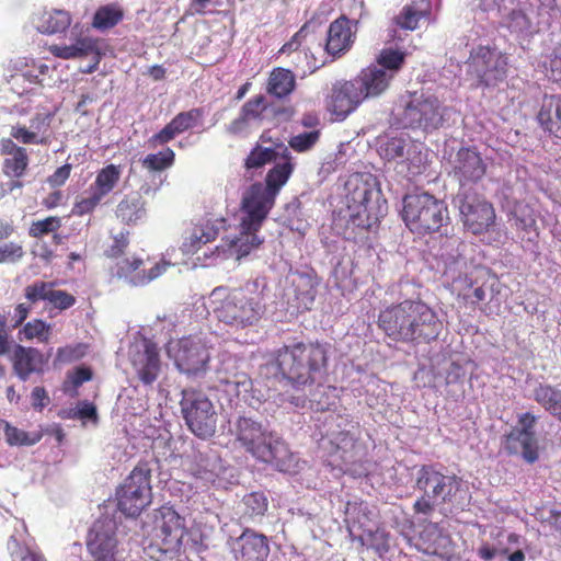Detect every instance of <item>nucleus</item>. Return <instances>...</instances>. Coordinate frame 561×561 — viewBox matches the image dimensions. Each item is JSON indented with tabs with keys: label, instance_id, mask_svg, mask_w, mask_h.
Wrapping results in <instances>:
<instances>
[{
	"label": "nucleus",
	"instance_id": "obj_1",
	"mask_svg": "<svg viewBox=\"0 0 561 561\" xmlns=\"http://www.w3.org/2000/svg\"><path fill=\"white\" fill-rule=\"evenodd\" d=\"M293 167L289 162L276 164L266 176V185L253 184L242 197L239 234L228 237L226 242L230 255L237 260L250 254L261 244L256 232L274 205L279 188L287 182Z\"/></svg>",
	"mask_w": 561,
	"mask_h": 561
},
{
	"label": "nucleus",
	"instance_id": "obj_2",
	"mask_svg": "<svg viewBox=\"0 0 561 561\" xmlns=\"http://www.w3.org/2000/svg\"><path fill=\"white\" fill-rule=\"evenodd\" d=\"M266 289L267 283L261 277L239 288L216 287L208 297L207 307L219 322L227 325L236 329L254 327L266 310Z\"/></svg>",
	"mask_w": 561,
	"mask_h": 561
},
{
	"label": "nucleus",
	"instance_id": "obj_3",
	"mask_svg": "<svg viewBox=\"0 0 561 561\" xmlns=\"http://www.w3.org/2000/svg\"><path fill=\"white\" fill-rule=\"evenodd\" d=\"M378 321L389 337L402 342L435 340L443 328L437 314L419 300H404L382 310Z\"/></svg>",
	"mask_w": 561,
	"mask_h": 561
},
{
	"label": "nucleus",
	"instance_id": "obj_4",
	"mask_svg": "<svg viewBox=\"0 0 561 561\" xmlns=\"http://www.w3.org/2000/svg\"><path fill=\"white\" fill-rule=\"evenodd\" d=\"M233 434L240 445L257 460L272 463L282 472L297 471V457L277 434L263 424L251 417H239L234 423Z\"/></svg>",
	"mask_w": 561,
	"mask_h": 561
},
{
	"label": "nucleus",
	"instance_id": "obj_5",
	"mask_svg": "<svg viewBox=\"0 0 561 561\" xmlns=\"http://www.w3.org/2000/svg\"><path fill=\"white\" fill-rule=\"evenodd\" d=\"M328 346L297 343L278 351L276 362L283 376L299 390L320 385L327 373Z\"/></svg>",
	"mask_w": 561,
	"mask_h": 561
},
{
	"label": "nucleus",
	"instance_id": "obj_6",
	"mask_svg": "<svg viewBox=\"0 0 561 561\" xmlns=\"http://www.w3.org/2000/svg\"><path fill=\"white\" fill-rule=\"evenodd\" d=\"M346 205L352 222L365 229L374 227L387 213V203L374 180L352 175L345 184Z\"/></svg>",
	"mask_w": 561,
	"mask_h": 561
},
{
	"label": "nucleus",
	"instance_id": "obj_7",
	"mask_svg": "<svg viewBox=\"0 0 561 561\" xmlns=\"http://www.w3.org/2000/svg\"><path fill=\"white\" fill-rule=\"evenodd\" d=\"M210 342V337L205 334L171 340L167 345V354L182 374L199 377L208 368L213 348Z\"/></svg>",
	"mask_w": 561,
	"mask_h": 561
},
{
	"label": "nucleus",
	"instance_id": "obj_8",
	"mask_svg": "<svg viewBox=\"0 0 561 561\" xmlns=\"http://www.w3.org/2000/svg\"><path fill=\"white\" fill-rule=\"evenodd\" d=\"M402 217L409 229L420 234L438 230L448 219L444 202L428 193L407 195Z\"/></svg>",
	"mask_w": 561,
	"mask_h": 561
},
{
	"label": "nucleus",
	"instance_id": "obj_9",
	"mask_svg": "<svg viewBox=\"0 0 561 561\" xmlns=\"http://www.w3.org/2000/svg\"><path fill=\"white\" fill-rule=\"evenodd\" d=\"M180 405L185 423L194 435L208 438L215 434L217 412L205 393L195 389H185L182 391Z\"/></svg>",
	"mask_w": 561,
	"mask_h": 561
},
{
	"label": "nucleus",
	"instance_id": "obj_10",
	"mask_svg": "<svg viewBox=\"0 0 561 561\" xmlns=\"http://www.w3.org/2000/svg\"><path fill=\"white\" fill-rule=\"evenodd\" d=\"M150 476L148 463H140L118 489V507L125 515L137 516L151 502Z\"/></svg>",
	"mask_w": 561,
	"mask_h": 561
},
{
	"label": "nucleus",
	"instance_id": "obj_11",
	"mask_svg": "<svg viewBox=\"0 0 561 561\" xmlns=\"http://www.w3.org/2000/svg\"><path fill=\"white\" fill-rule=\"evenodd\" d=\"M443 117V107L437 98L420 95L405 105L400 123L404 128H420L427 131L438 128Z\"/></svg>",
	"mask_w": 561,
	"mask_h": 561
},
{
	"label": "nucleus",
	"instance_id": "obj_12",
	"mask_svg": "<svg viewBox=\"0 0 561 561\" xmlns=\"http://www.w3.org/2000/svg\"><path fill=\"white\" fill-rule=\"evenodd\" d=\"M121 176L122 168L119 165L108 164L102 168L90 187L78 197L73 213L80 216L92 213L101 201L114 190Z\"/></svg>",
	"mask_w": 561,
	"mask_h": 561
},
{
	"label": "nucleus",
	"instance_id": "obj_13",
	"mask_svg": "<svg viewBox=\"0 0 561 561\" xmlns=\"http://www.w3.org/2000/svg\"><path fill=\"white\" fill-rule=\"evenodd\" d=\"M460 486L461 480L456 476H446L430 467H423L417 472L416 488L433 502H454Z\"/></svg>",
	"mask_w": 561,
	"mask_h": 561
},
{
	"label": "nucleus",
	"instance_id": "obj_14",
	"mask_svg": "<svg viewBox=\"0 0 561 561\" xmlns=\"http://www.w3.org/2000/svg\"><path fill=\"white\" fill-rule=\"evenodd\" d=\"M536 416L529 412L523 413L518 419L519 427H515L505 438V448L510 454L520 455L528 463L539 458L535 432Z\"/></svg>",
	"mask_w": 561,
	"mask_h": 561
},
{
	"label": "nucleus",
	"instance_id": "obj_15",
	"mask_svg": "<svg viewBox=\"0 0 561 561\" xmlns=\"http://www.w3.org/2000/svg\"><path fill=\"white\" fill-rule=\"evenodd\" d=\"M129 360L131 366L144 385H152L161 370V363L157 346L148 341L141 340L134 343L129 348Z\"/></svg>",
	"mask_w": 561,
	"mask_h": 561
},
{
	"label": "nucleus",
	"instance_id": "obj_16",
	"mask_svg": "<svg viewBox=\"0 0 561 561\" xmlns=\"http://www.w3.org/2000/svg\"><path fill=\"white\" fill-rule=\"evenodd\" d=\"M365 94L355 78L350 81H337L333 84L328 101V110L336 119H344L363 103Z\"/></svg>",
	"mask_w": 561,
	"mask_h": 561
},
{
	"label": "nucleus",
	"instance_id": "obj_17",
	"mask_svg": "<svg viewBox=\"0 0 561 561\" xmlns=\"http://www.w3.org/2000/svg\"><path fill=\"white\" fill-rule=\"evenodd\" d=\"M87 546L95 561H115L117 554L115 522L108 518L96 520L89 534Z\"/></svg>",
	"mask_w": 561,
	"mask_h": 561
},
{
	"label": "nucleus",
	"instance_id": "obj_18",
	"mask_svg": "<svg viewBox=\"0 0 561 561\" xmlns=\"http://www.w3.org/2000/svg\"><path fill=\"white\" fill-rule=\"evenodd\" d=\"M448 163L450 173L460 185L480 180L486 170L480 154L469 148H460L455 154H450Z\"/></svg>",
	"mask_w": 561,
	"mask_h": 561
},
{
	"label": "nucleus",
	"instance_id": "obj_19",
	"mask_svg": "<svg viewBox=\"0 0 561 561\" xmlns=\"http://www.w3.org/2000/svg\"><path fill=\"white\" fill-rule=\"evenodd\" d=\"M144 262L138 257L121 260L116 266V276L133 286H144L162 275L170 266L168 262L157 263L148 271L142 268Z\"/></svg>",
	"mask_w": 561,
	"mask_h": 561
},
{
	"label": "nucleus",
	"instance_id": "obj_20",
	"mask_svg": "<svg viewBox=\"0 0 561 561\" xmlns=\"http://www.w3.org/2000/svg\"><path fill=\"white\" fill-rule=\"evenodd\" d=\"M101 49V41L84 35L76 38L75 43L69 45H54L50 51L54 56L62 59L91 56L93 64L83 69V72L91 73L96 69L100 62Z\"/></svg>",
	"mask_w": 561,
	"mask_h": 561
},
{
	"label": "nucleus",
	"instance_id": "obj_21",
	"mask_svg": "<svg viewBox=\"0 0 561 561\" xmlns=\"http://www.w3.org/2000/svg\"><path fill=\"white\" fill-rule=\"evenodd\" d=\"M47 362L48 357L39 350L20 344L14 345L13 370L22 381H26L32 374H43Z\"/></svg>",
	"mask_w": 561,
	"mask_h": 561
},
{
	"label": "nucleus",
	"instance_id": "obj_22",
	"mask_svg": "<svg viewBox=\"0 0 561 561\" xmlns=\"http://www.w3.org/2000/svg\"><path fill=\"white\" fill-rule=\"evenodd\" d=\"M356 22H352L345 16L333 21L328 31L325 50L332 57L345 54L354 43Z\"/></svg>",
	"mask_w": 561,
	"mask_h": 561
},
{
	"label": "nucleus",
	"instance_id": "obj_23",
	"mask_svg": "<svg viewBox=\"0 0 561 561\" xmlns=\"http://www.w3.org/2000/svg\"><path fill=\"white\" fill-rule=\"evenodd\" d=\"M266 104L262 95L255 96L243 104L240 114L226 126L228 134L245 136L252 128L259 127Z\"/></svg>",
	"mask_w": 561,
	"mask_h": 561
},
{
	"label": "nucleus",
	"instance_id": "obj_24",
	"mask_svg": "<svg viewBox=\"0 0 561 561\" xmlns=\"http://www.w3.org/2000/svg\"><path fill=\"white\" fill-rule=\"evenodd\" d=\"M233 551L242 561H265L270 547L264 535L247 529L237 538Z\"/></svg>",
	"mask_w": 561,
	"mask_h": 561
},
{
	"label": "nucleus",
	"instance_id": "obj_25",
	"mask_svg": "<svg viewBox=\"0 0 561 561\" xmlns=\"http://www.w3.org/2000/svg\"><path fill=\"white\" fill-rule=\"evenodd\" d=\"M218 379L224 386V391L230 396L239 397L248 393L252 387L250 377L247 373L239 370L238 363L234 359L222 363L218 371Z\"/></svg>",
	"mask_w": 561,
	"mask_h": 561
},
{
	"label": "nucleus",
	"instance_id": "obj_26",
	"mask_svg": "<svg viewBox=\"0 0 561 561\" xmlns=\"http://www.w3.org/2000/svg\"><path fill=\"white\" fill-rule=\"evenodd\" d=\"M156 531L160 540H169V543L182 542L184 519L172 507H161L156 516Z\"/></svg>",
	"mask_w": 561,
	"mask_h": 561
},
{
	"label": "nucleus",
	"instance_id": "obj_27",
	"mask_svg": "<svg viewBox=\"0 0 561 561\" xmlns=\"http://www.w3.org/2000/svg\"><path fill=\"white\" fill-rule=\"evenodd\" d=\"M459 209L465 218V225L473 233L477 234L488 230L491 225V206L486 202L467 197L461 202Z\"/></svg>",
	"mask_w": 561,
	"mask_h": 561
},
{
	"label": "nucleus",
	"instance_id": "obj_28",
	"mask_svg": "<svg viewBox=\"0 0 561 561\" xmlns=\"http://www.w3.org/2000/svg\"><path fill=\"white\" fill-rule=\"evenodd\" d=\"M203 117L199 108H193L178 114L169 124H167L158 134L150 139L153 144L163 145L172 140L175 136L195 127Z\"/></svg>",
	"mask_w": 561,
	"mask_h": 561
},
{
	"label": "nucleus",
	"instance_id": "obj_29",
	"mask_svg": "<svg viewBox=\"0 0 561 561\" xmlns=\"http://www.w3.org/2000/svg\"><path fill=\"white\" fill-rule=\"evenodd\" d=\"M355 80L363 90L365 99L376 98L388 89L392 73L379 66L371 65L363 69Z\"/></svg>",
	"mask_w": 561,
	"mask_h": 561
},
{
	"label": "nucleus",
	"instance_id": "obj_30",
	"mask_svg": "<svg viewBox=\"0 0 561 561\" xmlns=\"http://www.w3.org/2000/svg\"><path fill=\"white\" fill-rule=\"evenodd\" d=\"M225 220L222 218L214 221L206 220L205 222L195 226L188 234L184 238L182 243V251L185 254H193L197 252L204 244L214 241L224 227Z\"/></svg>",
	"mask_w": 561,
	"mask_h": 561
},
{
	"label": "nucleus",
	"instance_id": "obj_31",
	"mask_svg": "<svg viewBox=\"0 0 561 561\" xmlns=\"http://www.w3.org/2000/svg\"><path fill=\"white\" fill-rule=\"evenodd\" d=\"M317 284L314 279L307 274H297L291 279V286L287 289L286 296L290 300L291 296L294 307L297 310H309L313 305L317 295Z\"/></svg>",
	"mask_w": 561,
	"mask_h": 561
},
{
	"label": "nucleus",
	"instance_id": "obj_32",
	"mask_svg": "<svg viewBox=\"0 0 561 561\" xmlns=\"http://www.w3.org/2000/svg\"><path fill=\"white\" fill-rule=\"evenodd\" d=\"M537 121L546 131L561 139V94H545Z\"/></svg>",
	"mask_w": 561,
	"mask_h": 561
},
{
	"label": "nucleus",
	"instance_id": "obj_33",
	"mask_svg": "<svg viewBox=\"0 0 561 561\" xmlns=\"http://www.w3.org/2000/svg\"><path fill=\"white\" fill-rule=\"evenodd\" d=\"M375 514L368 504L360 502H348L345 507V522L350 534L355 530H363L368 536L374 534Z\"/></svg>",
	"mask_w": 561,
	"mask_h": 561
},
{
	"label": "nucleus",
	"instance_id": "obj_34",
	"mask_svg": "<svg viewBox=\"0 0 561 561\" xmlns=\"http://www.w3.org/2000/svg\"><path fill=\"white\" fill-rule=\"evenodd\" d=\"M449 539L437 524L430 523L420 533L415 548L426 554L444 556L448 553Z\"/></svg>",
	"mask_w": 561,
	"mask_h": 561
},
{
	"label": "nucleus",
	"instance_id": "obj_35",
	"mask_svg": "<svg viewBox=\"0 0 561 561\" xmlns=\"http://www.w3.org/2000/svg\"><path fill=\"white\" fill-rule=\"evenodd\" d=\"M70 23V15L64 10L43 11L33 18L34 27L43 34L64 32Z\"/></svg>",
	"mask_w": 561,
	"mask_h": 561
},
{
	"label": "nucleus",
	"instance_id": "obj_36",
	"mask_svg": "<svg viewBox=\"0 0 561 561\" xmlns=\"http://www.w3.org/2000/svg\"><path fill=\"white\" fill-rule=\"evenodd\" d=\"M534 400L561 421V390L549 383H539L533 391Z\"/></svg>",
	"mask_w": 561,
	"mask_h": 561
},
{
	"label": "nucleus",
	"instance_id": "obj_37",
	"mask_svg": "<svg viewBox=\"0 0 561 561\" xmlns=\"http://www.w3.org/2000/svg\"><path fill=\"white\" fill-rule=\"evenodd\" d=\"M116 216L126 224H136L146 217L145 202L139 193L125 196L116 208Z\"/></svg>",
	"mask_w": 561,
	"mask_h": 561
},
{
	"label": "nucleus",
	"instance_id": "obj_38",
	"mask_svg": "<svg viewBox=\"0 0 561 561\" xmlns=\"http://www.w3.org/2000/svg\"><path fill=\"white\" fill-rule=\"evenodd\" d=\"M430 4L426 0H415L411 4L405 5L401 13L397 16V24L409 31H414L419 26V22L425 16Z\"/></svg>",
	"mask_w": 561,
	"mask_h": 561
},
{
	"label": "nucleus",
	"instance_id": "obj_39",
	"mask_svg": "<svg viewBox=\"0 0 561 561\" xmlns=\"http://www.w3.org/2000/svg\"><path fill=\"white\" fill-rule=\"evenodd\" d=\"M295 76L287 69H274L270 76L267 92L276 98H284L293 92Z\"/></svg>",
	"mask_w": 561,
	"mask_h": 561
},
{
	"label": "nucleus",
	"instance_id": "obj_40",
	"mask_svg": "<svg viewBox=\"0 0 561 561\" xmlns=\"http://www.w3.org/2000/svg\"><path fill=\"white\" fill-rule=\"evenodd\" d=\"M412 148H415L407 135L389 137L380 146V153L387 160L410 158Z\"/></svg>",
	"mask_w": 561,
	"mask_h": 561
},
{
	"label": "nucleus",
	"instance_id": "obj_41",
	"mask_svg": "<svg viewBox=\"0 0 561 561\" xmlns=\"http://www.w3.org/2000/svg\"><path fill=\"white\" fill-rule=\"evenodd\" d=\"M182 542L169 543V540L150 543L146 548V554L154 561H181Z\"/></svg>",
	"mask_w": 561,
	"mask_h": 561
},
{
	"label": "nucleus",
	"instance_id": "obj_42",
	"mask_svg": "<svg viewBox=\"0 0 561 561\" xmlns=\"http://www.w3.org/2000/svg\"><path fill=\"white\" fill-rule=\"evenodd\" d=\"M512 215L517 229L525 232L537 230L536 211L530 205L524 202H517L512 210Z\"/></svg>",
	"mask_w": 561,
	"mask_h": 561
},
{
	"label": "nucleus",
	"instance_id": "obj_43",
	"mask_svg": "<svg viewBox=\"0 0 561 561\" xmlns=\"http://www.w3.org/2000/svg\"><path fill=\"white\" fill-rule=\"evenodd\" d=\"M50 330L51 325L49 323H46L41 319H34L25 323L19 331V339L21 341L37 339L39 342H48Z\"/></svg>",
	"mask_w": 561,
	"mask_h": 561
},
{
	"label": "nucleus",
	"instance_id": "obj_44",
	"mask_svg": "<svg viewBox=\"0 0 561 561\" xmlns=\"http://www.w3.org/2000/svg\"><path fill=\"white\" fill-rule=\"evenodd\" d=\"M241 505L243 516L254 518L264 515L267 510V499L261 492H252L243 497Z\"/></svg>",
	"mask_w": 561,
	"mask_h": 561
},
{
	"label": "nucleus",
	"instance_id": "obj_45",
	"mask_svg": "<svg viewBox=\"0 0 561 561\" xmlns=\"http://www.w3.org/2000/svg\"><path fill=\"white\" fill-rule=\"evenodd\" d=\"M123 18V12L117 5L101 7L94 14L93 26L105 30L116 25Z\"/></svg>",
	"mask_w": 561,
	"mask_h": 561
},
{
	"label": "nucleus",
	"instance_id": "obj_46",
	"mask_svg": "<svg viewBox=\"0 0 561 561\" xmlns=\"http://www.w3.org/2000/svg\"><path fill=\"white\" fill-rule=\"evenodd\" d=\"M5 440L11 446H32L41 440L42 434L38 432L27 433L5 423Z\"/></svg>",
	"mask_w": 561,
	"mask_h": 561
},
{
	"label": "nucleus",
	"instance_id": "obj_47",
	"mask_svg": "<svg viewBox=\"0 0 561 561\" xmlns=\"http://www.w3.org/2000/svg\"><path fill=\"white\" fill-rule=\"evenodd\" d=\"M339 419L333 414H330L325 419V424L329 426L325 431L324 436L330 440L331 444H334L337 449L346 450L353 446L354 438L350 435L348 431H337L333 428V424Z\"/></svg>",
	"mask_w": 561,
	"mask_h": 561
},
{
	"label": "nucleus",
	"instance_id": "obj_48",
	"mask_svg": "<svg viewBox=\"0 0 561 561\" xmlns=\"http://www.w3.org/2000/svg\"><path fill=\"white\" fill-rule=\"evenodd\" d=\"M404 57L405 54L399 49H393L392 47L383 48L377 58L376 66L389 71L393 77L401 68Z\"/></svg>",
	"mask_w": 561,
	"mask_h": 561
},
{
	"label": "nucleus",
	"instance_id": "obj_49",
	"mask_svg": "<svg viewBox=\"0 0 561 561\" xmlns=\"http://www.w3.org/2000/svg\"><path fill=\"white\" fill-rule=\"evenodd\" d=\"M87 352L88 344L85 343H76L59 347L54 359V365L57 366L79 360L85 356Z\"/></svg>",
	"mask_w": 561,
	"mask_h": 561
},
{
	"label": "nucleus",
	"instance_id": "obj_50",
	"mask_svg": "<svg viewBox=\"0 0 561 561\" xmlns=\"http://www.w3.org/2000/svg\"><path fill=\"white\" fill-rule=\"evenodd\" d=\"M280 152L276 148L256 146L245 160L247 169H257L275 160Z\"/></svg>",
	"mask_w": 561,
	"mask_h": 561
},
{
	"label": "nucleus",
	"instance_id": "obj_51",
	"mask_svg": "<svg viewBox=\"0 0 561 561\" xmlns=\"http://www.w3.org/2000/svg\"><path fill=\"white\" fill-rule=\"evenodd\" d=\"M174 160V152L170 148L158 153L148 154L142 160V165L152 171H161L169 168Z\"/></svg>",
	"mask_w": 561,
	"mask_h": 561
},
{
	"label": "nucleus",
	"instance_id": "obj_52",
	"mask_svg": "<svg viewBox=\"0 0 561 561\" xmlns=\"http://www.w3.org/2000/svg\"><path fill=\"white\" fill-rule=\"evenodd\" d=\"M8 549L13 561H46L42 554H38L26 547H22L14 535L8 541Z\"/></svg>",
	"mask_w": 561,
	"mask_h": 561
},
{
	"label": "nucleus",
	"instance_id": "obj_53",
	"mask_svg": "<svg viewBox=\"0 0 561 561\" xmlns=\"http://www.w3.org/2000/svg\"><path fill=\"white\" fill-rule=\"evenodd\" d=\"M53 285H54V283H51V282H43V280L34 282L33 284L27 285L25 287L24 296L32 304H35L39 300L47 301L49 293L53 288Z\"/></svg>",
	"mask_w": 561,
	"mask_h": 561
},
{
	"label": "nucleus",
	"instance_id": "obj_54",
	"mask_svg": "<svg viewBox=\"0 0 561 561\" xmlns=\"http://www.w3.org/2000/svg\"><path fill=\"white\" fill-rule=\"evenodd\" d=\"M319 140V131L311 130L298 134L289 140V146L298 152L310 150Z\"/></svg>",
	"mask_w": 561,
	"mask_h": 561
},
{
	"label": "nucleus",
	"instance_id": "obj_55",
	"mask_svg": "<svg viewBox=\"0 0 561 561\" xmlns=\"http://www.w3.org/2000/svg\"><path fill=\"white\" fill-rule=\"evenodd\" d=\"M69 419L89 420L93 423L98 422V412L93 403L83 400L79 401L75 409L68 411Z\"/></svg>",
	"mask_w": 561,
	"mask_h": 561
},
{
	"label": "nucleus",
	"instance_id": "obj_56",
	"mask_svg": "<svg viewBox=\"0 0 561 561\" xmlns=\"http://www.w3.org/2000/svg\"><path fill=\"white\" fill-rule=\"evenodd\" d=\"M48 304L59 310H66L76 304V298L66 290L56 289L55 284L48 296Z\"/></svg>",
	"mask_w": 561,
	"mask_h": 561
},
{
	"label": "nucleus",
	"instance_id": "obj_57",
	"mask_svg": "<svg viewBox=\"0 0 561 561\" xmlns=\"http://www.w3.org/2000/svg\"><path fill=\"white\" fill-rule=\"evenodd\" d=\"M61 222L58 217H47L43 220L34 221L30 228V236L39 238L43 234L54 232L60 227Z\"/></svg>",
	"mask_w": 561,
	"mask_h": 561
},
{
	"label": "nucleus",
	"instance_id": "obj_58",
	"mask_svg": "<svg viewBox=\"0 0 561 561\" xmlns=\"http://www.w3.org/2000/svg\"><path fill=\"white\" fill-rule=\"evenodd\" d=\"M7 173L21 176L27 165V157L24 149L19 148L13 158L5 160Z\"/></svg>",
	"mask_w": 561,
	"mask_h": 561
},
{
	"label": "nucleus",
	"instance_id": "obj_59",
	"mask_svg": "<svg viewBox=\"0 0 561 561\" xmlns=\"http://www.w3.org/2000/svg\"><path fill=\"white\" fill-rule=\"evenodd\" d=\"M24 255V251L22 245L9 242L4 244H0V256L2 257L3 263L10 262L14 263L22 259Z\"/></svg>",
	"mask_w": 561,
	"mask_h": 561
},
{
	"label": "nucleus",
	"instance_id": "obj_60",
	"mask_svg": "<svg viewBox=\"0 0 561 561\" xmlns=\"http://www.w3.org/2000/svg\"><path fill=\"white\" fill-rule=\"evenodd\" d=\"M92 378V371L88 367H78L72 373L68 374V380L65 383V390L68 391V385L71 383L73 388H78L83 382Z\"/></svg>",
	"mask_w": 561,
	"mask_h": 561
},
{
	"label": "nucleus",
	"instance_id": "obj_61",
	"mask_svg": "<svg viewBox=\"0 0 561 561\" xmlns=\"http://www.w3.org/2000/svg\"><path fill=\"white\" fill-rule=\"evenodd\" d=\"M128 245L127 233L121 232L118 236H115L113 239V244L105 250V254L108 257H116L121 255Z\"/></svg>",
	"mask_w": 561,
	"mask_h": 561
},
{
	"label": "nucleus",
	"instance_id": "obj_62",
	"mask_svg": "<svg viewBox=\"0 0 561 561\" xmlns=\"http://www.w3.org/2000/svg\"><path fill=\"white\" fill-rule=\"evenodd\" d=\"M11 348L10 331L7 325V318L0 314V356L7 355Z\"/></svg>",
	"mask_w": 561,
	"mask_h": 561
},
{
	"label": "nucleus",
	"instance_id": "obj_63",
	"mask_svg": "<svg viewBox=\"0 0 561 561\" xmlns=\"http://www.w3.org/2000/svg\"><path fill=\"white\" fill-rule=\"evenodd\" d=\"M491 8V0H473L471 9L474 13V19L478 21H488L489 11Z\"/></svg>",
	"mask_w": 561,
	"mask_h": 561
},
{
	"label": "nucleus",
	"instance_id": "obj_64",
	"mask_svg": "<svg viewBox=\"0 0 561 561\" xmlns=\"http://www.w3.org/2000/svg\"><path fill=\"white\" fill-rule=\"evenodd\" d=\"M549 70L554 81H561V43L556 47L549 62Z\"/></svg>",
	"mask_w": 561,
	"mask_h": 561
}]
</instances>
